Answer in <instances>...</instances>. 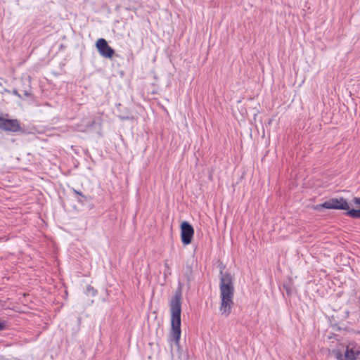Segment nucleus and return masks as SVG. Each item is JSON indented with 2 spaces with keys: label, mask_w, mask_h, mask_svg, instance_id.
I'll return each mask as SVG.
<instances>
[{
  "label": "nucleus",
  "mask_w": 360,
  "mask_h": 360,
  "mask_svg": "<svg viewBox=\"0 0 360 360\" xmlns=\"http://www.w3.org/2000/svg\"><path fill=\"white\" fill-rule=\"evenodd\" d=\"M219 311L226 317L231 313L234 305L233 297L235 288L232 276L229 273L221 272L219 278Z\"/></svg>",
  "instance_id": "obj_1"
},
{
  "label": "nucleus",
  "mask_w": 360,
  "mask_h": 360,
  "mask_svg": "<svg viewBox=\"0 0 360 360\" xmlns=\"http://www.w3.org/2000/svg\"><path fill=\"white\" fill-rule=\"evenodd\" d=\"M171 329L169 341L178 345L181 338V292L177 291L170 300Z\"/></svg>",
  "instance_id": "obj_2"
},
{
  "label": "nucleus",
  "mask_w": 360,
  "mask_h": 360,
  "mask_svg": "<svg viewBox=\"0 0 360 360\" xmlns=\"http://www.w3.org/2000/svg\"><path fill=\"white\" fill-rule=\"evenodd\" d=\"M8 117V114L0 115V130L11 133L20 131L22 128L20 121L18 119H10Z\"/></svg>",
  "instance_id": "obj_3"
},
{
  "label": "nucleus",
  "mask_w": 360,
  "mask_h": 360,
  "mask_svg": "<svg viewBox=\"0 0 360 360\" xmlns=\"http://www.w3.org/2000/svg\"><path fill=\"white\" fill-rule=\"evenodd\" d=\"M320 208L348 210L349 208L347 201L343 198H330L322 204L316 205L315 210Z\"/></svg>",
  "instance_id": "obj_4"
},
{
  "label": "nucleus",
  "mask_w": 360,
  "mask_h": 360,
  "mask_svg": "<svg viewBox=\"0 0 360 360\" xmlns=\"http://www.w3.org/2000/svg\"><path fill=\"white\" fill-rule=\"evenodd\" d=\"M180 233L183 245H188L192 242L194 229L188 221H184L180 225Z\"/></svg>",
  "instance_id": "obj_5"
},
{
  "label": "nucleus",
  "mask_w": 360,
  "mask_h": 360,
  "mask_svg": "<svg viewBox=\"0 0 360 360\" xmlns=\"http://www.w3.org/2000/svg\"><path fill=\"white\" fill-rule=\"evenodd\" d=\"M96 47L99 53L104 58H111L115 54L114 49L108 44L105 39H98L96 42Z\"/></svg>",
  "instance_id": "obj_6"
},
{
  "label": "nucleus",
  "mask_w": 360,
  "mask_h": 360,
  "mask_svg": "<svg viewBox=\"0 0 360 360\" xmlns=\"http://www.w3.org/2000/svg\"><path fill=\"white\" fill-rule=\"evenodd\" d=\"M360 354V346L355 342H349L346 346L345 360H356Z\"/></svg>",
  "instance_id": "obj_7"
},
{
  "label": "nucleus",
  "mask_w": 360,
  "mask_h": 360,
  "mask_svg": "<svg viewBox=\"0 0 360 360\" xmlns=\"http://www.w3.org/2000/svg\"><path fill=\"white\" fill-rule=\"evenodd\" d=\"M347 214L349 217L354 219H360V210L349 209L347 210Z\"/></svg>",
  "instance_id": "obj_8"
},
{
  "label": "nucleus",
  "mask_w": 360,
  "mask_h": 360,
  "mask_svg": "<svg viewBox=\"0 0 360 360\" xmlns=\"http://www.w3.org/2000/svg\"><path fill=\"white\" fill-rule=\"evenodd\" d=\"M333 356L338 360H343L345 359V357L342 354V352L340 350L338 349H334L332 352Z\"/></svg>",
  "instance_id": "obj_9"
},
{
  "label": "nucleus",
  "mask_w": 360,
  "mask_h": 360,
  "mask_svg": "<svg viewBox=\"0 0 360 360\" xmlns=\"http://www.w3.org/2000/svg\"><path fill=\"white\" fill-rule=\"evenodd\" d=\"M165 267L166 268V272L168 273L169 274H170V271H171V269H170V266L168 264V262L167 260L165 262Z\"/></svg>",
  "instance_id": "obj_10"
},
{
  "label": "nucleus",
  "mask_w": 360,
  "mask_h": 360,
  "mask_svg": "<svg viewBox=\"0 0 360 360\" xmlns=\"http://www.w3.org/2000/svg\"><path fill=\"white\" fill-rule=\"evenodd\" d=\"M6 328V323L4 321H0V330H4Z\"/></svg>",
  "instance_id": "obj_11"
},
{
  "label": "nucleus",
  "mask_w": 360,
  "mask_h": 360,
  "mask_svg": "<svg viewBox=\"0 0 360 360\" xmlns=\"http://www.w3.org/2000/svg\"><path fill=\"white\" fill-rule=\"evenodd\" d=\"M354 202L356 205H360V198H354Z\"/></svg>",
  "instance_id": "obj_12"
},
{
  "label": "nucleus",
  "mask_w": 360,
  "mask_h": 360,
  "mask_svg": "<svg viewBox=\"0 0 360 360\" xmlns=\"http://www.w3.org/2000/svg\"><path fill=\"white\" fill-rule=\"evenodd\" d=\"M74 192H75L76 194H77V195H80V196L83 197L84 198H86L85 195H83L81 192H79V191H76V190H74Z\"/></svg>",
  "instance_id": "obj_13"
},
{
  "label": "nucleus",
  "mask_w": 360,
  "mask_h": 360,
  "mask_svg": "<svg viewBox=\"0 0 360 360\" xmlns=\"http://www.w3.org/2000/svg\"><path fill=\"white\" fill-rule=\"evenodd\" d=\"M74 192H75L76 194H77V195H80V196L83 197L84 198H86L85 195H83L81 192H79V191H76V190H74Z\"/></svg>",
  "instance_id": "obj_14"
}]
</instances>
